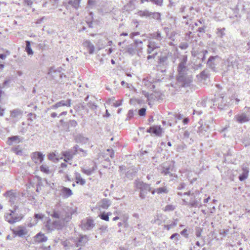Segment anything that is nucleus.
Returning <instances> with one entry per match:
<instances>
[{
    "label": "nucleus",
    "instance_id": "1a4fd4ad",
    "mask_svg": "<svg viewBox=\"0 0 250 250\" xmlns=\"http://www.w3.org/2000/svg\"><path fill=\"white\" fill-rule=\"evenodd\" d=\"M13 233L20 237H23L28 234V231L25 227L18 226L13 230Z\"/></svg>",
    "mask_w": 250,
    "mask_h": 250
},
{
    "label": "nucleus",
    "instance_id": "bb28decb",
    "mask_svg": "<svg viewBox=\"0 0 250 250\" xmlns=\"http://www.w3.org/2000/svg\"><path fill=\"white\" fill-rule=\"evenodd\" d=\"M81 0H69L68 4L71 5L73 8L78 9L80 6Z\"/></svg>",
    "mask_w": 250,
    "mask_h": 250
},
{
    "label": "nucleus",
    "instance_id": "603ef678",
    "mask_svg": "<svg viewBox=\"0 0 250 250\" xmlns=\"http://www.w3.org/2000/svg\"><path fill=\"white\" fill-rule=\"evenodd\" d=\"M134 115V111L133 110H129L127 113V117L126 119V120L130 119Z\"/></svg>",
    "mask_w": 250,
    "mask_h": 250
},
{
    "label": "nucleus",
    "instance_id": "393cba45",
    "mask_svg": "<svg viewBox=\"0 0 250 250\" xmlns=\"http://www.w3.org/2000/svg\"><path fill=\"white\" fill-rule=\"evenodd\" d=\"M22 111L19 109H16L11 111L10 116L12 118H17L21 116Z\"/></svg>",
    "mask_w": 250,
    "mask_h": 250
},
{
    "label": "nucleus",
    "instance_id": "8fccbe9b",
    "mask_svg": "<svg viewBox=\"0 0 250 250\" xmlns=\"http://www.w3.org/2000/svg\"><path fill=\"white\" fill-rule=\"evenodd\" d=\"M205 131H204L203 128V125H201L198 129L197 132L200 136H203L205 135Z\"/></svg>",
    "mask_w": 250,
    "mask_h": 250
},
{
    "label": "nucleus",
    "instance_id": "7c9ffc66",
    "mask_svg": "<svg viewBox=\"0 0 250 250\" xmlns=\"http://www.w3.org/2000/svg\"><path fill=\"white\" fill-rule=\"evenodd\" d=\"M110 205V200L107 199H103L101 201L100 207L103 208H107Z\"/></svg>",
    "mask_w": 250,
    "mask_h": 250
},
{
    "label": "nucleus",
    "instance_id": "7ed1b4c3",
    "mask_svg": "<svg viewBox=\"0 0 250 250\" xmlns=\"http://www.w3.org/2000/svg\"><path fill=\"white\" fill-rule=\"evenodd\" d=\"M18 206H14L12 209H10V213H7L5 215V220L10 224H14L20 221L23 217L21 213H17L18 209Z\"/></svg>",
    "mask_w": 250,
    "mask_h": 250
},
{
    "label": "nucleus",
    "instance_id": "c9c22d12",
    "mask_svg": "<svg viewBox=\"0 0 250 250\" xmlns=\"http://www.w3.org/2000/svg\"><path fill=\"white\" fill-rule=\"evenodd\" d=\"M152 38L156 39L159 41H161L162 40V37L161 34L159 31H157L156 33H154L152 35Z\"/></svg>",
    "mask_w": 250,
    "mask_h": 250
},
{
    "label": "nucleus",
    "instance_id": "79ce46f5",
    "mask_svg": "<svg viewBox=\"0 0 250 250\" xmlns=\"http://www.w3.org/2000/svg\"><path fill=\"white\" fill-rule=\"evenodd\" d=\"M175 208V207L174 206H173L172 205H167L165 207L164 211H172V210H174Z\"/></svg>",
    "mask_w": 250,
    "mask_h": 250
},
{
    "label": "nucleus",
    "instance_id": "49530a36",
    "mask_svg": "<svg viewBox=\"0 0 250 250\" xmlns=\"http://www.w3.org/2000/svg\"><path fill=\"white\" fill-rule=\"evenodd\" d=\"M8 140H10L11 142H14L16 141H18L19 142H21V141L20 140V137L18 136H14L9 137L8 138Z\"/></svg>",
    "mask_w": 250,
    "mask_h": 250
},
{
    "label": "nucleus",
    "instance_id": "bf43d9fd",
    "mask_svg": "<svg viewBox=\"0 0 250 250\" xmlns=\"http://www.w3.org/2000/svg\"><path fill=\"white\" fill-rule=\"evenodd\" d=\"M79 146L77 145H76L74 147H73V150H74V151H73V153L75 155H76L78 153V152H79Z\"/></svg>",
    "mask_w": 250,
    "mask_h": 250
},
{
    "label": "nucleus",
    "instance_id": "c85d7f7f",
    "mask_svg": "<svg viewBox=\"0 0 250 250\" xmlns=\"http://www.w3.org/2000/svg\"><path fill=\"white\" fill-rule=\"evenodd\" d=\"M168 191V190L166 187H162L152 190L151 193L152 194H154L155 192L158 194H161L162 193H167Z\"/></svg>",
    "mask_w": 250,
    "mask_h": 250
},
{
    "label": "nucleus",
    "instance_id": "0eeeda50",
    "mask_svg": "<svg viewBox=\"0 0 250 250\" xmlns=\"http://www.w3.org/2000/svg\"><path fill=\"white\" fill-rule=\"evenodd\" d=\"M180 62L178 66L179 74L181 75V74H185L186 72L188 70L187 66V63L188 61L187 56L186 55L181 56L180 58Z\"/></svg>",
    "mask_w": 250,
    "mask_h": 250
},
{
    "label": "nucleus",
    "instance_id": "c756f323",
    "mask_svg": "<svg viewBox=\"0 0 250 250\" xmlns=\"http://www.w3.org/2000/svg\"><path fill=\"white\" fill-rule=\"evenodd\" d=\"M75 179L77 184L83 185L85 183V181L81 177L80 174L78 172L75 173Z\"/></svg>",
    "mask_w": 250,
    "mask_h": 250
},
{
    "label": "nucleus",
    "instance_id": "6ab92c4d",
    "mask_svg": "<svg viewBox=\"0 0 250 250\" xmlns=\"http://www.w3.org/2000/svg\"><path fill=\"white\" fill-rule=\"evenodd\" d=\"M88 241V237L86 235H81L76 242V245L77 247L83 246Z\"/></svg>",
    "mask_w": 250,
    "mask_h": 250
},
{
    "label": "nucleus",
    "instance_id": "f8f14e48",
    "mask_svg": "<svg viewBox=\"0 0 250 250\" xmlns=\"http://www.w3.org/2000/svg\"><path fill=\"white\" fill-rule=\"evenodd\" d=\"M44 155L40 152H33L31 158L35 163H42L44 159Z\"/></svg>",
    "mask_w": 250,
    "mask_h": 250
},
{
    "label": "nucleus",
    "instance_id": "680f3d73",
    "mask_svg": "<svg viewBox=\"0 0 250 250\" xmlns=\"http://www.w3.org/2000/svg\"><path fill=\"white\" fill-rule=\"evenodd\" d=\"M56 155L54 153H50L48 155V158L49 160L53 161Z\"/></svg>",
    "mask_w": 250,
    "mask_h": 250
},
{
    "label": "nucleus",
    "instance_id": "c03bdc74",
    "mask_svg": "<svg viewBox=\"0 0 250 250\" xmlns=\"http://www.w3.org/2000/svg\"><path fill=\"white\" fill-rule=\"evenodd\" d=\"M169 169L170 168H169V167H163V169L162 170L161 173L162 174H164L165 175H167V174H169V175H170L171 176L172 174L170 173V172L169 171Z\"/></svg>",
    "mask_w": 250,
    "mask_h": 250
},
{
    "label": "nucleus",
    "instance_id": "4468645a",
    "mask_svg": "<svg viewBox=\"0 0 250 250\" xmlns=\"http://www.w3.org/2000/svg\"><path fill=\"white\" fill-rule=\"evenodd\" d=\"M4 195L6 198H8L9 202H10L11 204H14L17 199V195L15 192L12 190L7 191L4 194Z\"/></svg>",
    "mask_w": 250,
    "mask_h": 250
},
{
    "label": "nucleus",
    "instance_id": "de8ad7c7",
    "mask_svg": "<svg viewBox=\"0 0 250 250\" xmlns=\"http://www.w3.org/2000/svg\"><path fill=\"white\" fill-rule=\"evenodd\" d=\"M59 75L61 79L63 77H65V76L63 75V74H61L60 71H58L56 70L53 71V74H52V76L53 77H55V75Z\"/></svg>",
    "mask_w": 250,
    "mask_h": 250
},
{
    "label": "nucleus",
    "instance_id": "a878e982",
    "mask_svg": "<svg viewBox=\"0 0 250 250\" xmlns=\"http://www.w3.org/2000/svg\"><path fill=\"white\" fill-rule=\"evenodd\" d=\"M63 155L64 156L65 159L64 161L67 162L68 160H70L72 159L73 157L75 155L73 152L70 151H66L63 152Z\"/></svg>",
    "mask_w": 250,
    "mask_h": 250
},
{
    "label": "nucleus",
    "instance_id": "4be33fe9",
    "mask_svg": "<svg viewBox=\"0 0 250 250\" xmlns=\"http://www.w3.org/2000/svg\"><path fill=\"white\" fill-rule=\"evenodd\" d=\"M47 240V237L41 232L38 233L35 236V241L38 243L46 242Z\"/></svg>",
    "mask_w": 250,
    "mask_h": 250
},
{
    "label": "nucleus",
    "instance_id": "dca6fc26",
    "mask_svg": "<svg viewBox=\"0 0 250 250\" xmlns=\"http://www.w3.org/2000/svg\"><path fill=\"white\" fill-rule=\"evenodd\" d=\"M189 201V206L193 208H200L202 206L201 203V198H195V194L192 196Z\"/></svg>",
    "mask_w": 250,
    "mask_h": 250
},
{
    "label": "nucleus",
    "instance_id": "ea45409f",
    "mask_svg": "<svg viewBox=\"0 0 250 250\" xmlns=\"http://www.w3.org/2000/svg\"><path fill=\"white\" fill-rule=\"evenodd\" d=\"M111 213H107V214H105V213H103L99 215L100 218L104 220L108 221L109 220V215H110Z\"/></svg>",
    "mask_w": 250,
    "mask_h": 250
},
{
    "label": "nucleus",
    "instance_id": "6e6552de",
    "mask_svg": "<svg viewBox=\"0 0 250 250\" xmlns=\"http://www.w3.org/2000/svg\"><path fill=\"white\" fill-rule=\"evenodd\" d=\"M177 81L180 85L183 87H187L190 85L192 80L191 77L187 76L185 74H179L177 77Z\"/></svg>",
    "mask_w": 250,
    "mask_h": 250
},
{
    "label": "nucleus",
    "instance_id": "aec40b11",
    "mask_svg": "<svg viewBox=\"0 0 250 250\" xmlns=\"http://www.w3.org/2000/svg\"><path fill=\"white\" fill-rule=\"evenodd\" d=\"M77 122L74 120H69L68 122H66V123L63 124V129L66 131H69L70 127H75L77 125Z\"/></svg>",
    "mask_w": 250,
    "mask_h": 250
},
{
    "label": "nucleus",
    "instance_id": "3c124183",
    "mask_svg": "<svg viewBox=\"0 0 250 250\" xmlns=\"http://www.w3.org/2000/svg\"><path fill=\"white\" fill-rule=\"evenodd\" d=\"M12 150L17 155H21L22 154L21 150L19 149L18 147L13 148Z\"/></svg>",
    "mask_w": 250,
    "mask_h": 250
},
{
    "label": "nucleus",
    "instance_id": "5701e85b",
    "mask_svg": "<svg viewBox=\"0 0 250 250\" xmlns=\"http://www.w3.org/2000/svg\"><path fill=\"white\" fill-rule=\"evenodd\" d=\"M83 44L88 50L90 54H92L94 52L95 49L94 46L90 41H86L83 42Z\"/></svg>",
    "mask_w": 250,
    "mask_h": 250
},
{
    "label": "nucleus",
    "instance_id": "a19ab883",
    "mask_svg": "<svg viewBox=\"0 0 250 250\" xmlns=\"http://www.w3.org/2000/svg\"><path fill=\"white\" fill-rule=\"evenodd\" d=\"M177 225V221L174 220L171 224L165 225V228H166L167 230H169L172 228L174 227Z\"/></svg>",
    "mask_w": 250,
    "mask_h": 250
},
{
    "label": "nucleus",
    "instance_id": "4c0bfd02",
    "mask_svg": "<svg viewBox=\"0 0 250 250\" xmlns=\"http://www.w3.org/2000/svg\"><path fill=\"white\" fill-rule=\"evenodd\" d=\"M10 83H11V79H8L5 80L3 83L2 86H0V92L1 91V89H2L4 87H9Z\"/></svg>",
    "mask_w": 250,
    "mask_h": 250
},
{
    "label": "nucleus",
    "instance_id": "a211bd4d",
    "mask_svg": "<svg viewBox=\"0 0 250 250\" xmlns=\"http://www.w3.org/2000/svg\"><path fill=\"white\" fill-rule=\"evenodd\" d=\"M74 140L77 143L85 144L87 142L88 139L82 134H77L74 136Z\"/></svg>",
    "mask_w": 250,
    "mask_h": 250
},
{
    "label": "nucleus",
    "instance_id": "72a5a7b5",
    "mask_svg": "<svg viewBox=\"0 0 250 250\" xmlns=\"http://www.w3.org/2000/svg\"><path fill=\"white\" fill-rule=\"evenodd\" d=\"M152 133L157 136H159L162 133V129L160 126H153Z\"/></svg>",
    "mask_w": 250,
    "mask_h": 250
},
{
    "label": "nucleus",
    "instance_id": "2eb2a0df",
    "mask_svg": "<svg viewBox=\"0 0 250 250\" xmlns=\"http://www.w3.org/2000/svg\"><path fill=\"white\" fill-rule=\"evenodd\" d=\"M249 168L248 167L243 166L242 167V173L238 177V179L240 181H243L246 180L249 176Z\"/></svg>",
    "mask_w": 250,
    "mask_h": 250
},
{
    "label": "nucleus",
    "instance_id": "338daca9",
    "mask_svg": "<svg viewBox=\"0 0 250 250\" xmlns=\"http://www.w3.org/2000/svg\"><path fill=\"white\" fill-rule=\"evenodd\" d=\"M33 0H24V2L28 5H31Z\"/></svg>",
    "mask_w": 250,
    "mask_h": 250
},
{
    "label": "nucleus",
    "instance_id": "e433bc0d",
    "mask_svg": "<svg viewBox=\"0 0 250 250\" xmlns=\"http://www.w3.org/2000/svg\"><path fill=\"white\" fill-rule=\"evenodd\" d=\"M40 170L41 171L46 174H49L50 173L49 167L46 165H42L40 167Z\"/></svg>",
    "mask_w": 250,
    "mask_h": 250
},
{
    "label": "nucleus",
    "instance_id": "cd10ccee",
    "mask_svg": "<svg viewBox=\"0 0 250 250\" xmlns=\"http://www.w3.org/2000/svg\"><path fill=\"white\" fill-rule=\"evenodd\" d=\"M199 80H206V79L208 77V71L206 70H203L200 73V74L197 76Z\"/></svg>",
    "mask_w": 250,
    "mask_h": 250
},
{
    "label": "nucleus",
    "instance_id": "473e14b6",
    "mask_svg": "<svg viewBox=\"0 0 250 250\" xmlns=\"http://www.w3.org/2000/svg\"><path fill=\"white\" fill-rule=\"evenodd\" d=\"M208 53V51L204 50L199 53L198 55L196 57L198 59H201L202 62H204L206 58V55Z\"/></svg>",
    "mask_w": 250,
    "mask_h": 250
},
{
    "label": "nucleus",
    "instance_id": "4d7b16f0",
    "mask_svg": "<svg viewBox=\"0 0 250 250\" xmlns=\"http://www.w3.org/2000/svg\"><path fill=\"white\" fill-rule=\"evenodd\" d=\"M186 187V184L184 183H180L178 186L177 189L178 190H181L185 188Z\"/></svg>",
    "mask_w": 250,
    "mask_h": 250
},
{
    "label": "nucleus",
    "instance_id": "052dcab7",
    "mask_svg": "<svg viewBox=\"0 0 250 250\" xmlns=\"http://www.w3.org/2000/svg\"><path fill=\"white\" fill-rule=\"evenodd\" d=\"M199 53L200 52L198 50H193L191 51V55L192 56L196 57L198 55Z\"/></svg>",
    "mask_w": 250,
    "mask_h": 250
},
{
    "label": "nucleus",
    "instance_id": "e2e57ef3",
    "mask_svg": "<svg viewBox=\"0 0 250 250\" xmlns=\"http://www.w3.org/2000/svg\"><path fill=\"white\" fill-rule=\"evenodd\" d=\"M122 100L116 101L115 103H113V105L115 107L119 106L122 104Z\"/></svg>",
    "mask_w": 250,
    "mask_h": 250
},
{
    "label": "nucleus",
    "instance_id": "f3484780",
    "mask_svg": "<svg viewBox=\"0 0 250 250\" xmlns=\"http://www.w3.org/2000/svg\"><path fill=\"white\" fill-rule=\"evenodd\" d=\"M234 118L239 123L247 122L250 120L249 117L245 112L241 115L235 116Z\"/></svg>",
    "mask_w": 250,
    "mask_h": 250
},
{
    "label": "nucleus",
    "instance_id": "58836bf2",
    "mask_svg": "<svg viewBox=\"0 0 250 250\" xmlns=\"http://www.w3.org/2000/svg\"><path fill=\"white\" fill-rule=\"evenodd\" d=\"M87 106L91 109L93 110H96L98 107L97 105L95 103L91 101H90L89 102H88V103H87Z\"/></svg>",
    "mask_w": 250,
    "mask_h": 250
},
{
    "label": "nucleus",
    "instance_id": "5fc2aeb1",
    "mask_svg": "<svg viewBox=\"0 0 250 250\" xmlns=\"http://www.w3.org/2000/svg\"><path fill=\"white\" fill-rule=\"evenodd\" d=\"M146 109L145 108H142L139 110L138 113L140 116H143L146 114Z\"/></svg>",
    "mask_w": 250,
    "mask_h": 250
},
{
    "label": "nucleus",
    "instance_id": "20e7f679",
    "mask_svg": "<svg viewBox=\"0 0 250 250\" xmlns=\"http://www.w3.org/2000/svg\"><path fill=\"white\" fill-rule=\"evenodd\" d=\"M135 184L136 188L140 189L139 196L143 199L145 198L147 192L152 191L150 185L142 181L136 180L135 181Z\"/></svg>",
    "mask_w": 250,
    "mask_h": 250
},
{
    "label": "nucleus",
    "instance_id": "864d4df0",
    "mask_svg": "<svg viewBox=\"0 0 250 250\" xmlns=\"http://www.w3.org/2000/svg\"><path fill=\"white\" fill-rule=\"evenodd\" d=\"M188 46V44L187 42H182L179 45V47L182 49H186Z\"/></svg>",
    "mask_w": 250,
    "mask_h": 250
},
{
    "label": "nucleus",
    "instance_id": "37998d69",
    "mask_svg": "<svg viewBox=\"0 0 250 250\" xmlns=\"http://www.w3.org/2000/svg\"><path fill=\"white\" fill-rule=\"evenodd\" d=\"M225 30V28L222 29H218L217 34L218 37L222 38L225 35L224 31Z\"/></svg>",
    "mask_w": 250,
    "mask_h": 250
},
{
    "label": "nucleus",
    "instance_id": "f03ea898",
    "mask_svg": "<svg viewBox=\"0 0 250 250\" xmlns=\"http://www.w3.org/2000/svg\"><path fill=\"white\" fill-rule=\"evenodd\" d=\"M175 58L172 55L171 52L166 51L160 54L158 57V60L156 67L157 69L162 72H166L167 69L172 62L174 63Z\"/></svg>",
    "mask_w": 250,
    "mask_h": 250
},
{
    "label": "nucleus",
    "instance_id": "412c9836",
    "mask_svg": "<svg viewBox=\"0 0 250 250\" xmlns=\"http://www.w3.org/2000/svg\"><path fill=\"white\" fill-rule=\"evenodd\" d=\"M61 195L64 198H68L72 194V190L67 188L62 187L61 190Z\"/></svg>",
    "mask_w": 250,
    "mask_h": 250
},
{
    "label": "nucleus",
    "instance_id": "a18cd8bd",
    "mask_svg": "<svg viewBox=\"0 0 250 250\" xmlns=\"http://www.w3.org/2000/svg\"><path fill=\"white\" fill-rule=\"evenodd\" d=\"M93 171H94L93 168H92V169L89 168V169H85L84 168L82 169L83 172L84 173L86 174L87 175H90L92 173Z\"/></svg>",
    "mask_w": 250,
    "mask_h": 250
},
{
    "label": "nucleus",
    "instance_id": "f704fd0d",
    "mask_svg": "<svg viewBox=\"0 0 250 250\" xmlns=\"http://www.w3.org/2000/svg\"><path fill=\"white\" fill-rule=\"evenodd\" d=\"M242 10L245 12H249L250 11V2H244Z\"/></svg>",
    "mask_w": 250,
    "mask_h": 250
},
{
    "label": "nucleus",
    "instance_id": "6e6d98bb",
    "mask_svg": "<svg viewBox=\"0 0 250 250\" xmlns=\"http://www.w3.org/2000/svg\"><path fill=\"white\" fill-rule=\"evenodd\" d=\"M143 83H144V84L148 88H149V87L150 86H149V84L150 83H151L152 82L151 81H149L148 79H144L143 80Z\"/></svg>",
    "mask_w": 250,
    "mask_h": 250
},
{
    "label": "nucleus",
    "instance_id": "774afa93",
    "mask_svg": "<svg viewBox=\"0 0 250 250\" xmlns=\"http://www.w3.org/2000/svg\"><path fill=\"white\" fill-rule=\"evenodd\" d=\"M183 194L185 195L192 196H194V194H195V193L191 192V191H188V192H185Z\"/></svg>",
    "mask_w": 250,
    "mask_h": 250
},
{
    "label": "nucleus",
    "instance_id": "2f4dec72",
    "mask_svg": "<svg viewBox=\"0 0 250 250\" xmlns=\"http://www.w3.org/2000/svg\"><path fill=\"white\" fill-rule=\"evenodd\" d=\"M25 49L28 55H32L33 54L34 52L31 48L30 41H26V47Z\"/></svg>",
    "mask_w": 250,
    "mask_h": 250
},
{
    "label": "nucleus",
    "instance_id": "9b49d317",
    "mask_svg": "<svg viewBox=\"0 0 250 250\" xmlns=\"http://www.w3.org/2000/svg\"><path fill=\"white\" fill-rule=\"evenodd\" d=\"M224 94H220L219 96L215 98L214 100V102L216 103V104H218V107L220 109H223L224 107L227 105L226 102L224 100Z\"/></svg>",
    "mask_w": 250,
    "mask_h": 250
},
{
    "label": "nucleus",
    "instance_id": "ddd939ff",
    "mask_svg": "<svg viewBox=\"0 0 250 250\" xmlns=\"http://www.w3.org/2000/svg\"><path fill=\"white\" fill-rule=\"evenodd\" d=\"M217 59H219L218 56H211L207 62L208 66L213 71H215V67L217 62L216 61Z\"/></svg>",
    "mask_w": 250,
    "mask_h": 250
},
{
    "label": "nucleus",
    "instance_id": "39448f33",
    "mask_svg": "<svg viewBox=\"0 0 250 250\" xmlns=\"http://www.w3.org/2000/svg\"><path fill=\"white\" fill-rule=\"evenodd\" d=\"M137 14L141 17H146L149 19H155L159 21H161V14L158 12H151L147 10H140L137 12Z\"/></svg>",
    "mask_w": 250,
    "mask_h": 250
},
{
    "label": "nucleus",
    "instance_id": "b1692460",
    "mask_svg": "<svg viewBox=\"0 0 250 250\" xmlns=\"http://www.w3.org/2000/svg\"><path fill=\"white\" fill-rule=\"evenodd\" d=\"M58 107L62 106H70L71 104V100L68 99L66 101L62 100L56 103Z\"/></svg>",
    "mask_w": 250,
    "mask_h": 250
},
{
    "label": "nucleus",
    "instance_id": "69168bd1",
    "mask_svg": "<svg viewBox=\"0 0 250 250\" xmlns=\"http://www.w3.org/2000/svg\"><path fill=\"white\" fill-rule=\"evenodd\" d=\"M156 55H157V53H155L154 54H152V55H148L147 57V60H150V59H154L155 58Z\"/></svg>",
    "mask_w": 250,
    "mask_h": 250
},
{
    "label": "nucleus",
    "instance_id": "9d476101",
    "mask_svg": "<svg viewBox=\"0 0 250 250\" xmlns=\"http://www.w3.org/2000/svg\"><path fill=\"white\" fill-rule=\"evenodd\" d=\"M147 53L149 54H151L155 49L160 47V44L152 40L148 41L147 45Z\"/></svg>",
    "mask_w": 250,
    "mask_h": 250
},
{
    "label": "nucleus",
    "instance_id": "f257e3e1",
    "mask_svg": "<svg viewBox=\"0 0 250 250\" xmlns=\"http://www.w3.org/2000/svg\"><path fill=\"white\" fill-rule=\"evenodd\" d=\"M47 213L52 218L56 219L52 223L50 220L47 222L45 226L50 230L62 229L71 219L68 209L59 204L55 206L52 211H47Z\"/></svg>",
    "mask_w": 250,
    "mask_h": 250
},
{
    "label": "nucleus",
    "instance_id": "09e8293b",
    "mask_svg": "<svg viewBox=\"0 0 250 250\" xmlns=\"http://www.w3.org/2000/svg\"><path fill=\"white\" fill-rule=\"evenodd\" d=\"M149 1L159 6H161L163 3V0H149Z\"/></svg>",
    "mask_w": 250,
    "mask_h": 250
},
{
    "label": "nucleus",
    "instance_id": "0e129e2a",
    "mask_svg": "<svg viewBox=\"0 0 250 250\" xmlns=\"http://www.w3.org/2000/svg\"><path fill=\"white\" fill-rule=\"evenodd\" d=\"M79 151L82 152V156L83 157H85L87 154L86 151L82 148H79Z\"/></svg>",
    "mask_w": 250,
    "mask_h": 250
},
{
    "label": "nucleus",
    "instance_id": "423d86ee",
    "mask_svg": "<svg viewBox=\"0 0 250 250\" xmlns=\"http://www.w3.org/2000/svg\"><path fill=\"white\" fill-rule=\"evenodd\" d=\"M94 221L91 218H86L81 221V228L83 230H89L95 227Z\"/></svg>",
    "mask_w": 250,
    "mask_h": 250
},
{
    "label": "nucleus",
    "instance_id": "13d9d810",
    "mask_svg": "<svg viewBox=\"0 0 250 250\" xmlns=\"http://www.w3.org/2000/svg\"><path fill=\"white\" fill-rule=\"evenodd\" d=\"M244 112L249 117L250 119V107H245L244 109Z\"/></svg>",
    "mask_w": 250,
    "mask_h": 250
}]
</instances>
